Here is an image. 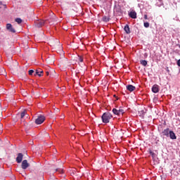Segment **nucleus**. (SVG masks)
Listing matches in <instances>:
<instances>
[{"label":"nucleus","mask_w":180,"mask_h":180,"mask_svg":"<svg viewBox=\"0 0 180 180\" xmlns=\"http://www.w3.org/2000/svg\"><path fill=\"white\" fill-rule=\"evenodd\" d=\"M112 116L110 112H104L101 117L103 123H109Z\"/></svg>","instance_id":"1"},{"label":"nucleus","mask_w":180,"mask_h":180,"mask_svg":"<svg viewBox=\"0 0 180 180\" xmlns=\"http://www.w3.org/2000/svg\"><path fill=\"white\" fill-rule=\"evenodd\" d=\"M44 120H46V117L44 115H39L35 120V123L36 124H41L42 123H44Z\"/></svg>","instance_id":"2"},{"label":"nucleus","mask_w":180,"mask_h":180,"mask_svg":"<svg viewBox=\"0 0 180 180\" xmlns=\"http://www.w3.org/2000/svg\"><path fill=\"white\" fill-rule=\"evenodd\" d=\"M112 113H114V115H117V116H119V115H123V113H124V110H123L122 108H119L118 110L116 108H113Z\"/></svg>","instance_id":"3"},{"label":"nucleus","mask_w":180,"mask_h":180,"mask_svg":"<svg viewBox=\"0 0 180 180\" xmlns=\"http://www.w3.org/2000/svg\"><path fill=\"white\" fill-rule=\"evenodd\" d=\"M29 167H30V164H29V162H27V160H24L21 164V168H22V169H27V168H29Z\"/></svg>","instance_id":"4"},{"label":"nucleus","mask_w":180,"mask_h":180,"mask_svg":"<svg viewBox=\"0 0 180 180\" xmlns=\"http://www.w3.org/2000/svg\"><path fill=\"white\" fill-rule=\"evenodd\" d=\"M6 29L11 33H16V30H15V28H13V27H12V24H10V23L7 24Z\"/></svg>","instance_id":"5"},{"label":"nucleus","mask_w":180,"mask_h":180,"mask_svg":"<svg viewBox=\"0 0 180 180\" xmlns=\"http://www.w3.org/2000/svg\"><path fill=\"white\" fill-rule=\"evenodd\" d=\"M152 92L154 94H158V92H160V86L154 84L152 87Z\"/></svg>","instance_id":"6"},{"label":"nucleus","mask_w":180,"mask_h":180,"mask_svg":"<svg viewBox=\"0 0 180 180\" xmlns=\"http://www.w3.org/2000/svg\"><path fill=\"white\" fill-rule=\"evenodd\" d=\"M23 160V154L22 153H18V156L16 158V161L18 164H20L22 162V160Z\"/></svg>","instance_id":"7"},{"label":"nucleus","mask_w":180,"mask_h":180,"mask_svg":"<svg viewBox=\"0 0 180 180\" xmlns=\"http://www.w3.org/2000/svg\"><path fill=\"white\" fill-rule=\"evenodd\" d=\"M36 26L37 27H41V26H44V20H39L36 22Z\"/></svg>","instance_id":"8"},{"label":"nucleus","mask_w":180,"mask_h":180,"mask_svg":"<svg viewBox=\"0 0 180 180\" xmlns=\"http://www.w3.org/2000/svg\"><path fill=\"white\" fill-rule=\"evenodd\" d=\"M171 132V131H169V129H164L162 132V134L163 136H165L166 137H169V133Z\"/></svg>","instance_id":"9"},{"label":"nucleus","mask_w":180,"mask_h":180,"mask_svg":"<svg viewBox=\"0 0 180 180\" xmlns=\"http://www.w3.org/2000/svg\"><path fill=\"white\" fill-rule=\"evenodd\" d=\"M129 18H131L132 19H136L137 18V13L136 11H131L129 13Z\"/></svg>","instance_id":"10"},{"label":"nucleus","mask_w":180,"mask_h":180,"mask_svg":"<svg viewBox=\"0 0 180 180\" xmlns=\"http://www.w3.org/2000/svg\"><path fill=\"white\" fill-rule=\"evenodd\" d=\"M127 91H129V92H133V91H134L136 89V86H134L131 84H129L127 86Z\"/></svg>","instance_id":"11"},{"label":"nucleus","mask_w":180,"mask_h":180,"mask_svg":"<svg viewBox=\"0 0 180 180\" xmlns=\"http://www.w3.org/2000/svg\"><path fill=\"white\" fill-rule=\"evenodd\" d=\"M169 137H170L172 140H176V136L175 135V133L173 131H170L169 134Z\"/></svg>","instance_id":"12"},{"label":"nucleus","mask_w":180,"mask_h":180,"mask_svg":"<svg viewBox=\"0 0 180 180\" xmlns=\"http://www.w3.org/2000/svg\"><path fill=\"white\" fill-rule=\"evenodd\" d=\"M124 32L127 33V34H130L131 32H130V27H129V25H126L124 26Z\"/></svg>","instance_id":"13"},{"label":"nucleus","mask_w":180,"mask_h":180,"mask_svg":"<svg viewBox=\"0 0 180 180\" xmlns=\"http://www.w3.org/2000/svg\"><path fill=\"white\" fill-rule=\"evenodd\" d=\"M34 75H38V77H41L43 75V70H37L36 72H35Z\"/></svg>","instance_id":"14"},{"label":"nucleus","mask_w":180,"mask_h":180,"mask_svg":"<svg viewBox=\"0 0 180 180\" xmlns=\"http://www.w3.org/2000/svg\"><path fill=\"white\" fill-rule=\"evenodd\" d=\"M140 63H141V65H143V67H147V60H140Z\"/></svg>","instance_id":"15"},{"label":"nucleus","mask_w":180,"mask_h":180,"mask_svg":"<svg viewBox=\"0 0 180 180\" xmlns=\"http://www.w3.org/2000/svg\"><path fill=\"white\" fill-rule=\"evenodd\" d=\"M77 60H79V63H83L84 62V58L81 56H78Z\"/></svg>","instance_id":"16"},{"label":"nucleus","mask_w":180,"mask_h":180,"mask_svg":"<svg viewBox=\"0 0 180 180\" xmlns=\"http://www.w3.org/2000/svg\"><path fill=\"white\" fill-rule=\"evenodd\" d=\"M25 115H26V110H24V111L22 112L21 114H20V118H21V119H23Z\"/></svg>","instance_id":"17"},{"label":"nucleus","mask_w":180,"mask_h":180,"mask_svg":"<svg viewBox=\"0 0 180 180\" xmlns=\"http://www.w3.org/2000/svg\"><path fill=\"white\" fill-rule=\"evenodd\" d=\"M56 172H60V174H63L64 173V170L63 169H60V168L56 169Z\"/></svg>","instance_id":"18"},{"label":"nucleus","mask_w":180,"mask_h":180,"mask_svg":"<svg viewBox=\"0 0 180 180\" xmlns=\"http://www.w3.org/2000/svg\"><path fill=\"white\" fill-rule=\"evenodd\" d=\"M103 22H109V18L104 16V17H103Z\"/></svg>","instance_id":"19"},{"label":"nucleus","mask_w":180,"mask_h":180,"mask_svg":"<svg viewBox=\"0 0 180 180\" xmlns=\"http://www.w3.org/2000/svg\"><path fill=\"white\" fill-rule=\"evenodd\" d=\"M149 154L153 157V158H155V153L153 152L152 150H150Z\"/></svg>","instance_id":"20"},{"label":"nucleus","mask_w":180,"mask_h":180,"mask_svg":"<svg viewBox=\"0 0 180 180\" xmlns=\"http://www.w3.org/2000/svg\"><path fill=\"white\" fill-rule=\"evenodd\" d=\"M15 22H17L18 25H20V23H22V20L20 18H16Z\"/></svg>","instance_id":"21"},{"label":"nucleus","mask_w":180,"mask_h":180,"mask_svg":"<svg viewBox=\"0 0 180 180\" xmlns=\"http://www.w3.org/2000/svg\"><path fill=\"white\" fill-rule=\"evenodd\" d=\"M144 27H150V23L149 22H144L143 23Z\"/></svg>","instance_id":"22"},{"label":"nucleus","mask_w":180,"mask_h":180,"mask_svg":"<svg viewBox=\"0 0 180 180\" xmlns=\"http://www.w3.org/2000/svg\"><path fill=\"white\" fill-rule=\"evenodd\" d=\"M33 72H34V70H29V75H33Z\"/></svg>","instance_id":"23"},{"label":"nucleus","mask_w":180,"mask_h":180,"mask_svg":"<svg viewBox=\"0 0 180 180\" xmlns=\"http://www.w3.org/2000/svg\"><path fill=\"white\" fill-rule=\"evenodd\" d=\"M177 65L180 67V59L177 61Z\"/></svg>","instance_id":"24"},{"label":"nucleus","mask_w":180,"mask_h":180,"mask_svg":"<svg viewBox=\"0 0 180 180\" xmlns=\"http://www.w3.org/2000/svg\"><path fill=\"white\" fill-rule=\"evenodd\" d=\"M144 19H146V20L148 19V18L147 17V14L144 15Z\"/></svg>","instance_id":"25"},{"label":"nucleus","mask_w":180,"mask_h":180,"mask_svg":"<svg viewBox=\"0 0 180 180\" xmlns=\"http://www.w3.org/2000/svg\"><path fill=\"white\" fill-rule=\"evenodd\" d=\"M49 72H46V75H49Z\"/></svg>","instance_id":"26"},{"label":"nucleus","mask_w":180,"mask_h":180,"mask_svg":"<svg viewBox=\"0 0 180 180\" xmlns=\"http://www.w3.org/2000/svg\"><path fill=\"white\" fill-rule=\"evenodd\" d=\"M0 5H2V1H0Z\"/></svg>","instance_id":"27"}]
</instances>
